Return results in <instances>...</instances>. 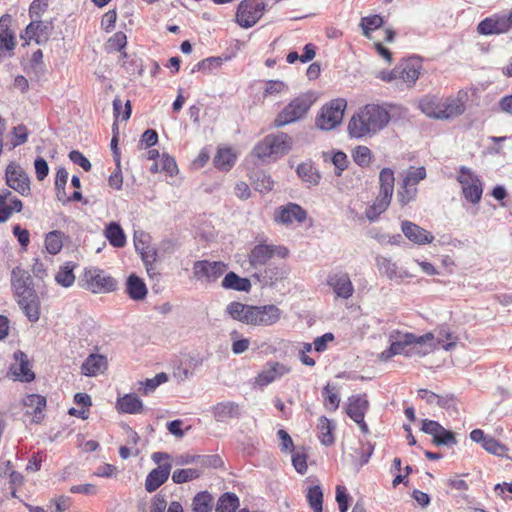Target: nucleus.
<instances>
[{
    "label": "nucleus",
    "mask_w": 512,
    "mask_h": 512,
    "mask_svg": "<svg viewBox=\"0 0 512 512\" xmlns=\"http://www.w3.org/2000/svg\"><path fill=\"white\" fill-rule=\"evenodd\" d=\"M222 64L221 57H209L198 62L192 69V73L196 71H211L213 68H217Z\"/></svg>",
    "instance_id": "57"
},
{
    "label": "nucleus",
    "mask_w": 512,
    "mask_h": 512,
    "mask_svg": "<svg viewBox=\"0 0 512 512\" xmlns=\"http://www.w3.org/2000/svg\"><path fill=\"white\" fill-rule=\"evenodd\" d=\"M376 264L380 273L384 274L390 280L403 277L402 274L398 271L396 263L392 262L386 257H377Z\"/></svg>",
    "instance_id": "37"
},
{
    "label": "nucleus",
    "mask_w": 512,
    "mask_h": 512,
    "mask_svg": "<svg viewBox=\"0 0 512 512\" xmlns=\"http://www.w3.org/2000/svg\"><path fill=\"white\" fill-rule=\"evenodd\" d=\"M167 380L168 377L164 372L158 373L153 378L146 379L145 382H143V393L148 394L150 392H153L160 384L165 383Z\"/></svg>",
    "instance_id": "60"
},
{
    "label": "nucleus",
    "mask_w": 512,
    "mask_h": 512,
    "mask_svg": "<svg viewBox=\"0 0 512 512\" xmlns=\"http://www.w3.org/2000/svg\"><path fill=\"white\" fill-rule=\"evenodd\" d=\"M48 9V1L47 0H34L29 8V16L31 20L41 19L43 14Z\"/></svg>",
    "instance_id": "59"
},
{
    "label": "nucleus",
    "mask_w": 512,
    "mask_h": 512,
    "mask_svg": "<svg viewBox=\"0 0 512 512\" xmlns=\"http://www.w3.org/2000/svg\"><path fill=\"white\" fill-rule=\"evenodd\" d=\"M5 181L8 187L18 192L20 195H30V178L19 164L10 162L7 165L5 170Z\"/></svg>",
    "instance_id": "12"
},
{
    "label": "nucleus",
    "mask_w": 512,
    "mask_h": 512,
    "mask_svg": "<svg viewBox=\"0 0 512 512\" xmlns=\"http://www.w3.org/2000/svg\"><path fill=\"white\" fill-rule=\"evenodd\" d=\"M75 265L72 262H67L60 266L59 271L55 276V281L62 287L68 288L75 282V275L73 273Z\"/></svg>",
    "instance_id": "38"
},
{
    "label": "nucleus",
    "mask_w": 512,
    "mask_h": 512,
    "mask_svg": "<svg viewBox=\"0 0 512 512\" xmlns=\"http://www.w3.org/2000/svg\"><path fill=\"white\" fill-rule=\"evenodd\" d=\"M326 282L327 285L333 289L337 298L349 299L354 293V286L346 272H331L327 276Z\"/></svg>",
    "instance_id": "16"
},
{
    "label": "nucleus",
    "mask_w": 512,
    "mask_h": 512,
    "mask_svg": "<svg viewBox=\"0 0 512 512\" xmlns=\"http://www.w3.org/2000/svg\"><path fill=\"white\" fill-rule=\"evenodd\" d=\"M252 184L255 190L264 193L273 189L274 181L270 175L263 171L255 172L252 176Z\"/></svg>",
    "instance_id": "42"
},
{
    "label": "nucleus",
    "mask_w": 512,
    "mask_h": 512,
    "mask_svg": "<svg viewBox=\"0 0 512 512\" xmlns=\"http://www.w3.org/2000/svg\"><path fill=\"white\" fill-rule=\"evenodd\" d=\"M389 340L391 342L390 346L393 350L392 353H395V355L412 357V351L408 350L410 345L415 341V334L393 331L389 336Z\"/></svg>",
    "instance_id": "25"
},
{
    "label": "nucleus",
    "mask_w": 512,
    "mask_h": 512,
    "mask_svg": "<svg viewBox=\"0 0 512 512\" xmlns=\"http://www.w3.org/2000/svg\"><path fill=\"white\" fill-rule=\"evenodd\" d=\"M214 419L217 422L228 423L230 420L239 419L242 410L239 404L233 401H223L211 408Z\"/></svg>",
    "instance_id": "21"
},
{
    "label": "nucleus",
    "mask_w": 512,
    "mask_h": 512,
    "mask_svg": "<svg viewBox=\"0 0 512 512\" xmlns=\"http://www.w3.org/2000/svg\"><path fill=\"white\" fill-rule=\"evenodd\" d=\"M369 408L366 394L352 395L348 398L346 413L352 420H362Z\"/></svg>",
    "instance_id": "27"
},
{
    "label": "nucleus",
    "mask_w": 512,
    "mask_h": 512,
    "mask_svg": "<svg viewBox=\"0 0 512 512\" xmlns=\"http://www.w3.org/2000/svg\"><path fill=\"white\" fill-rule=\"evenodd\" d=\"M347 102L338 98L324 105L316 117V126L321 130H331L338 126L344 116Z\"/></svg>",
    "instance_id": "6"
},
{
    "label": "nucleus",
    "mask_w": 512,
    "mask_h": 512,
    "mask_svg": "<svg viewBox=\"0 0 512 512\" xmlns=\"http://www.w3.org/2000/svg\"><path fill=\"white\" fill-rule=\"evenodd\" d=\"M421 64L417 59H408L396 66L397 87H412L419 78Z\"/></svg>",
    "instance_id": "15"
},
{
    "label": "nucleus",
    "mask_w": 512,
    "mask_h": 512,
    "mask_svg": "<svg viewBox=\"0 0 512 512\" xmlns=\"http://www.w3.org/2000/svg\"><path fill=\"white\" fill-rule=\"evenodd\" d=\"M83 281V286L92 293H109L117 287L116 280L99 268L86 269Z\"/></svg>",
    "instance_id": "7"
},
{
    "label": "nucleus",
    "mask_w": 512,
    "mask_h": 512,
    "mask_svg": "<svg viewBox=\"0 0 512 512\" xmlns=\"http://www.w3.org/2000/svg\"><path fill=\"white\" fill-rule=\"evenodd\" d=\"M223 465L221 457L217 454L213 455H200L199 469L206 467L218 468Z\"/></svg>",
    "instance_id": "61"
},
{
    "label": "nucleus",
    "mask_w": 512,
    "mask_h": 512,
    "mask_svg": "<svg viewBox=\"0 0 512 512\" xmlns=\"http://www.w3.org/2000/svg\"><path fill=\"white\" fill-rule=\"evenodd\" d=\"M235 155L229 148L219 149L214 157V165L221 170H229L235 162Z\"/></svg>",
    "instance_id": "39"
},
{
    "label": "nucleus",
    "mask_w": 512,
    "mask_h": 512,
    "mask_svg": "<svg viewBox=\"0 0 512 512\" xmlns=\"http://www.w3.org/2000/svg\"><path fill=\"white\" fill-rule=\"evenodd\" d=\"M69 159L76 165H79L83 170L90 171L91 163L90 161L78 150H72L69 153Z\"/></svg>",
    "instance_id": "64"
},
{
    "label": "nucleus",
    "mask_w": 512,
    "mask_h": 512,
    "mask_svg": "<svg viewBox=\"0 0 512 512\" xmlns=\"http://www.w3.org/2000/svg\"><path fill=\"white\" fill-rule=\"evenodd\" d=\"M419 108L428 117L437 119L440 110V99L436 96H425L419 101Z\"/></svg>",
    "instance_id": "43"
},
{
    "label": "nucleus",
    "mask_w": 512,
    "mask_h": 512,
    "mask_svg": "<svg viewBox=\"0 0 512 512\" xmlns=\"http://www.w3.org/2000/svg\"><path fill=\"white\" fill-rule=\"evenodd\" d=\"M288 253V249L284 246L257 244L250 251L248 259L250 265L257 269L266 265L274 255L280 258H286Z\"/></svg>",
    "instance_id": "11"
},
{
    "label": "nucleus",
    "mask_w": 512,
    "mask_h": 512,
    "mask_svg": "<svg viewBox=\"0 0 512 512\" xmlns=\"http://www.w3.org/2000/svg\"><path fill=\"white\" fill-rule=\"evenodd\" d=\"M127 45V36L124 32L118 31L113 36H111L106 44L107 51H119L123 52L122 50Z\"/></svg>",
    "instance_id": "50"
},
{
    "label": "nucleus",
    "mask_w": 512,
    "mask_h": 512,
    "mask_svg": "<svg viewBox=\"0 0 512 512\" xmlns=\"http://www.w3.org/2000/svg\"><path fill=\"white\" fill-rule=\"evenodd\" d=\"M134 245L136 251L141 254V258L146 267L147 273L151 275L152 271L154 270V263L157 258L156 251L149 246L140 247L137 232L134 233Z\"/></svg>",
    "instance_id": "35"
},
{
    "label": "nucleus",
    "mask_w": 512,
    "mask_h": 512,
    "mask_svg": "<svg viewBox=\"0 0 512 512\" xmlns=\"http://www.w3.org/2000/svg\"><path fill=\"white\" fill-rule=\"evenodd\" d=\"M64 233L58 230L49 232L45 237V247L48 253L58 254L63 247Z\"/></svg>",
    "instance_id": "44"
},
{
    "label": "nucleus",
    "mask_w": 512,
    "mask_h": 512,
    "mask_svg": "<svg viewBox=\"0 0 512 512\" xmlns=\"http://www.w3.org/2000/svg\"><path fill=\"white\" fill-rule=\"evenodd\" d=\"M417 187L405 184L403 181V184L398 191V200L402 206L407 205L411 201H414L417 196Z\"/></svg>",
    "instance_id": "55"
},
{
    "label": "nucleus",
    "mask_w": 512,
    "mask_h": 512,
    "mask_svg": "<svg viewBox=\"0 0 512 512\" xmlns=\"http://www.w3.org/2000/svg\"><path fill=\"white\" fill-rule=\"evenodd\" d=\"M317 96L313 91H307L292 99L276 115L273 126L282 128L305 118L312 105L316 102Z\"/></svg>",
    "instance_id": "5"
},
{
    "label": "nucleus",
    "mask_w": 512,
    "mask_h": 512,
    "mask_svg": "<svg viewBox=\"0 0 512 512\" xmlns=\"http://www.w3.org/2000/svg\"><path fill=\"white\" fill-rule=\"evenodd\" d=\"M383 25V18L380 15L366 16L361 19L360 27L362 28L363 35L371 38V32L380 28Z\"/></svg>",
    "instance_id": "49"
},
{
    "label": "nucleus",
    "mask_w": 512,
    "mask_h": 512,
    "mask_svg": "<svg viewBox=\"0 0 512 512\" xmlns=\"http://www.w3.org/2000/svg\"><path fill=\"white\" fill-rule=\"evenodd\" d=\"M306 499L313 512L323 511V492L319 485L308 488Z\"/></svg>",
    "instance_id": "47"
},
{
    "label": "nucleus",
    "mask_w": 512,
    "mask_h": 512,
    "mask_svg": "<svg viewBox=\"0 0 512 512\" xmlns=\"http://www.w3.org/2000/svg\"><path fill=\"white\" fill-rule=\"evenodd\" d=\"M335 387L331 388L329 384H327L323 388V395L325 396L324 405L327 409L331 411H335L340 404V396L339 394L334 391Z\"/></svg>",
    "instance_id": "52"
},
{
    "label": "nucleus",
    "mask_w": 512,
    "mask_h": 512,
    "mask_svg": "<svg viewBox=\"0 0 512 512\" xmlns=\"http://www.w3.org/2000/svg\"><path fill=\"white\" fill-rule=\"evenodd\" d=\"M13 358L15 362L11 364L9 374H11L15 380L26 383L32 382L35 379V373L31 369L27 354L18 350L14 352Z\"/></svg>",
    "instance_id": "18"
},
{
    "label": "nucleus",
    "mask_w": 512,
    "mask_h": 512,
    "mask_svg": "<svg viewBox=\"0 0 512 512\" xmlns=\"http://www.w3.org/2000/svg\"><path fill=\"white\" fill-rule=\"evenodd\" d=\"M307 218V212L298 204L288 203L278 208L274 214V220L283 225H290L294 222L303 223Z\"/></svg>",
    "instance_id": "19"
},
{
    "label": "nucleus",
    "mask_w": 512,
    "mask_h": 512,
    "mask_svg": "<svg viewBox=\"0 0 512 512\" xmlns=\"http://www.w3.org/2000/svg\"><path fill=\"white\" fill-rule=\"evenodd\" d=\"M212 495L207 491L199 492L193 498V512H211Z\"/></svg>",
    "instance_id": "48"
},
{
    "label": "nucleus",
    "mask_w": 512,
    "mask_h": 512,
    "mask_svg": "<svg viewBox=\"0 0 512 512\" xmlns=\"http://www.w3.org/2000/svg\"><path fill=\"white\" fill-rule=\"evenodd\" d=\"M292 146L293 139L287 133H271L254 146L252 154L262 163H269L287 155Z\"/></svg>",
    "instance_id": "4"
},
{
    "label": "nucleus",
    "mask_w": 512,
    "mask_h": 512,
    "mask_svg": "<svg viewBox=\"0 0 512 512\" xmlns=\"http://www.w3.org/2000/svg\"><path fill=\"white\" fill-rule=\"evenodd\" d=\"M227 269L221 261L199 260L193 264V276L200 281L214 282Z\"/></svg>",
    "instance_id": "14"
},
{
    "label": "nucleus",
    "mask_w": 512,
    "mask_h": 512,
    "mask_svg": "<svg viewBox=\"0 0 512 512\" xmlns=\"http://www.w3.org/2000/svg\"><path fill=\"white\" fill-rule=\"evenodd\" d=\"M239 507V498L236 494L227 492L220 496L216 512H235Z\"/></svg>",
    "instance_id": "41"
},
{
    "label": "nucleus",
    "mask_w": 512,
    "mask_h": 512,
    "mask_svg": "<svg viewBox=\"0 0 512 512\" xmlns=\"http://www.w3.org/2000/svg\"><path fill=\"white\" fill-rule=\"evenodd\" d=\"M23 403L27 408L26 414L32 415L31 422L35 424L41 423L45 416L46 398L39 394H31L24 399Z\"/></svg>",
    "instance_id": "26"
},
{
    "label": "nucleus",
    "mask_w": 512,
    "mask_h": 512,
    "mask_svg": "<svg viewBox=\"0 0 512 512\" xmlns=\"http://www.w3.org/2000/svg\"><path fill=\"white\" fill-rule=\"evenodd\" d=\"M222 286L225 289H231L239 292H249L251 289V283L249 279L242 278L232 271L225 275L222 281Z\"/></svg>",
    "instance_id": "32"
},
{
    "label": "nucleus",
    "mask_w": 512,
    "mask_h": 512,
    "mask_svg": "<svg viewBox=\"0 0 512 512\" xmlns=\"http://www.w3.org/2000/svg\"><path fill=\"white\" fill-rule=\"evenodd\" d=\"M296 172L299 178L309 186H316L320 182L321 175L311 163H300Z\"/></svg>",
    "instance_id": "34"
},
{
    "label": "nucleus",
    "mask_w": 512,
    "mask_h": 512,
    "mask_svg": "<svg viewBox=\"0 0 512 512\" xmlns=\"http://www.w3.org/2000/svg\"><path fill=\"white\" fill-rule=\"evenodd\" d=\"M394 172L389 168H383L380 171L379 182L380 190L385 197H392L394 191Z\"/></svg>",
    "instance_id": "40"
},
{
    "label": "nucleus",
    "mask_w": 512,
    "mask_h": 512,
    "mask_svg": "<svg viewBox=\"0 0 512 512\" xmlns=\"http://www.w3.org/2000/svg\"><path fill=\"white\" fill-rule=\"evenodd\" d=\"M511 29L512 11L508 14H493L480 21L477 25V32L484 36L507 33Z\"/></svg>",
    "instance_id": "10"
},
{
    "label": "nucleus",
    "mask_w": 512,
    "mask_h": 512,
    "mask_svg": "<svg viewBox=\"0 0 512 512\" xmlns=\"http://www.w3.org/2000/svg\"><path fill=\"white\" fill-rule=\"evenodd\" d=\"M353 160L361 167H367L372 158L371 150L367 146H357L352 153Z\"/></svg>",
    "instance_id": "51"
},
{
    "label": "nucleus",
    "mask_w": 512,
    "mask_h": 512,
    "mask_svg": "<svg viewBox=\"0 0 512 512\" xmlns=\"http://www.w3.org/2000/svg\"><path fill=\"white\" fill-rule=\"evenodd\" d=\"M289 372V369L279 362H269L255 378V384L267 386Z\"/></svg>",
    "instance_id": "22"
},
{
    "label": "nucleus",
    "mask_w": 512,
    "mask_h": 512,
    "mask_svg": "<svg viewBox=\"0 0 512 512\" xmlns=\"http://www.w3.org/2000/svg\"><path fill=\"white\" fill-rule=\"evenodd\" d=\"M426 178V169L425 167L411 168L407 171L404 182L405 184H409L417 187V184Z\"/></svg>",
    "instance_id": "56"
},
{
    "label": "nucleus",
    "mask_w": 512,
    "mask_h": 512,
    "mask_svg": "<svg viewBox=\"0 0 512 512\" xmlns=\"http://www.w3.org/2000/svg\"><path fill=\"white\" fill-rule=\"evenodd\" d=\"M483 448L495 456L507 457L508 448L491 436L485 441Z\"/></svg>",
    "instance_id": "53"
},
{
    "label": "nucleus",
    "mask_w": 512,
    "mask_h": 512,
    "mask_svg": "<svg viewBox=\"0 0 512 512\" xmlns=\"http://www.w3.org/2000/svg\"><path fill=\"white\" fill-rule=\"evenodd\" d=\"M307 456L304 453L293 452L292 454V464L295 470L300 474H305L307 472Z\"/></svg>",
    "instance_id": "63"
},
{
    "label": "nucleus",
    "mask_w": 512,
    "mask_h": 512,
    "mask_svg": "<svg viewBox=\"0 0 512 512\" xmlns=\"http://www.w3.org/2000/svg\"><path fill=\"white\" fill-rule=\"evenodd\" d=\"M457 180L461 184L465 199L473 204H477L481 200L483 193L480 178L469 168L462 166L459 170Z\"/></svg>",
    "instance_id": "9"
},
{
    "label": "nucleus",
    "mask_w": 512,
    "mask_h": 512,
    "mask_svg": "<svg viewBox=\"0 0 512 512\" xmlns=\"http://www.w3.org/2000/svg\"><path fill=\"white\" fill-rule=\"evenodd\" d=\"M334 424L327 417L322 416L319 418L317 428L319 430V439L325 446H330L334 443L333 429Z\"/></svg>",
    "instance_id": "36"
},
{
    "label": "nucleus",
    "mask_w": 512,
    "mask_h": 512,
    "mask_svg": "<svg viewBox=\"0 0 512 512\" xmlns=\"http://www.w3.org/2000/svg\"><path fill=\"white\" fill-rule=\"evenodd\" d=\"M331 160L335 166V175L340 177L343 171L348 167L347 155L342 151H337L333 154Z\"/></svg>",
    "instance_id": "58"
},
{
    "label": "nucleus",
    "mask_w": 512,
    "mask_h": 512,
    "mask_svg": "<svg viewBox=\"0 0 512 512\" xmlns=\"http://www.w3.org/2000/svg\"><path fill=\"white\" fill-rule=\"evenodd\" d=\"M23 203L20 199H11V203L3 202L0 197V223L8 221L14 212H21Z\"/></svg>",
    "instance_id": "45"
},
{
    "label": "nucleus",
    "mask_w": 512,
    "mask_h": 512,
    "mask_svg": "<svg viewBox=\"0 0 512 512\" xmlns=\"http://www.w3.org/2000/svg\"><path fill=\"white\" fill-rule=\"evenodd\" d=\"M265 7L263 0H243L237 8V23L245 29L254 26L262 17Z\"/></svg>",
    "instance_id": "8"
},
{
    "label": "nucleus",
    "mask_w": 512,
    "mask_h": 512,
    "mask_svg": "<svg viewBox=\"0 0 512 512\" xmlns=\"http://www.w3.org/2000/svg\"><path fill=\"white\" fill-rule=\"evenodd\" d=\"M171 469V463H163L157 468L151 470L145 479L146 491L152 493L156 491L162 484H164L169 478Z\"/></svg>",
    "instance_id": "24"
},
{
    "label": "nucleus",
    "mask_w": 512,
    "mask_h": 512,
    "mask_svg": "<svg viewBox=\"0 0 512 512\" xmlns=\"http://www.w3.org/2000/svg\"><path fill=\"white\" fill-rule=\"evenodd\" d=\"M11 285L16 302L24 315L30 322H37L40 318V299L29 272L15 267L11 274Z\"/></svg>",
    "instance_id": "1"
},
{
    "label": "nucleus",
    "mask_w": 512,
    "mask_h": 512,
    "mask_svg": "<svg viewBox=\"0 0 512 512\" xmlns=\"http://www.w3.org/2000/svg\"><path fill=\"white\" fill-rule=\"evenodd\" d=\"M468 100V94L460 90L455 97L440 99V110L437 119H453L465 112V103Z\"/></svg>",
    "instance_id": "13"
},
{
    "label": "nucleus",
    "mask_w": 512,
    "mask_h": 512,
    "mask_svg": "<svg viewBox=\"0 0 512 512\" xmlns=\"http://www.w3.org/2000/svg\"><path fill=\"white\" fill-rule=\"evenodd\" d=\"M11 18L3 15L0 18V61L13 54L16 46L15 34L10 29Z\"/></svg>",
    "instance_id": "20"
},
{
    "label": "nucleus",
    "mask_w": 512,
    "mask_h": 512,
    "mask_svg": "<svg viewBox=\"0 0 512 512\" xmlns=\"http://www.w3.org/2000/svg\"><path fill=\"white\" fill-rule=\"evenodd\" d=\"M349 498V495L346 493V488L338 485L336 487V501L340 512H347L349 508Z\"/></svg>",
    "instance_id": "62"
},
{
    "label": "nucleus",
    "mask_w": 512,
    "mask_h": 512,
    "mask_svg": "<svg viewBox=\"0 0 512 512\" xmlns=\"http://www.w3.org/2000/svg\"><path fill=\"white\" fill-rule=\"evenodd\" d=\"M433 443L437 446H453L457 444V440L454 432L442 427L433 438Z\"/></svg>",
    "instance_id": "54"
},
{
    "label": "nucleus",
    "mask_w": 512,
    "mask_h": 512,
    "mask_svg": "<svg viewBox=\"0 0 512 512\" xmlns=\"http://www.w3.org/2000/svg\"><path fill=\"white\" fill-rule=\"evenodd\" d=\"M54 30L52 19L49 21H42L41 19L32 20L26 27L22 38L35 40L37 44H44L48 41Z\"/></svg>",
    "instance_id": "17"
},
{
    "label": "nucleus",
    "mask_w": 512,
    "mask_h": 512,
    "mask_svg": "<svg viewBox=\"0 0 512 512\" xmlns=\"http://www.w3.org/2000/svg\"><path fill=\"white\" fill-rule=\"evenodd\" d=\"M401 230L408 240L418 245L431 243L434 239L430 232L407 220L401 223Z\"/></svg>",
    "instance_id": "23"
},
{
    "label": "nucleus",
    "mask_w": 512,
    "mask_h": 512,
    "mask_svg": "<svg viewBox=\"0 0 512 512\" xmlns=\"http://www.w3.org/2000/svg\"><path fill=\"white\" fill-rule=\"evenodd\" d=\"M202 474L199 468L177 469L172 473V481L175 484H183L198 479Z\"/></svg>",
    "instance_id": "46"
},
{
    "label": "nucleus",
    "mask_w": 512,
    "mask_h": 512,
    "mask_svg": "<svg viewBox=\"0 0 512 512\" xmlns=\"http://www.w3.org/2000/svg\"><path fill=\"white\" fill-rule=\"evenodd\" d=\"M107 358L100 354H90L81 365V373L85 376H96L107 369Z\"/></svg>",
    "instance_id": "28"
},
{
    "label": "nucleus",
    "mask_w": 512,
    "mask_h": 512,
    "mask_svg": "<svg viewBox=\"0 0 512 512\" xmlns=\"http://www.w3.org/2000/svg\"><path fill=\"white\" fill-rule=\"evenodd\" d=\"M226 313L233 319L253 326H271L281 318V310L273 304L255 306L233 301L226 307Z\"/></svg>",
    "instance_id": "3"
},
{
    "label": "nucleus",
    "mask_w": 512,
    "mask_h": 512,
    "mask_svg": "<svg viewBox=\"0 0 512 512\" xmlns=\"http://www.w3.org/2000/svg\"><path fill=\"white\" fill-rule=\"evenodd\" d=\"M126 292L135 301L143 300L147 295V287L144 281L132 274L126 282Z\"/></svg>",
    "instance_id": "31"
},
{
    "label": "nucleus",
    "mask_w": 512,
    "mask_h": 512,
    "mask_svg": "<svg viewBox=\"0 0 512 512\" xmlns=\"http://www.w3.org/2000/svg\"><path fill=\"white\" fill-rule=\"evenodd\" d=\"M116 407L122 413L139 414L143 410V403L136 394L129 393L117 400Z\"/></svg>",
    "instance_id": "30"
},
{
    "label": "nucleus",
    "mask_w": 512,
    "mask_h": 512,
    "mask_svg": "<svg viewBox=\"0 0 512 512\" xmlns=\"http://www.w3.org/2000/svg\"><path fill=\"white\" fill-rule=\"evenodd\" d=\"M104 234L113 247L121 248L125 246L126 236L122 227L117 222L109 223L105 228Z\"/></svg>",
    "instance_id": "33"
},
{
    "label": "nucleus",
    "mask_w": 512,
    "mask_h": 512,
    "mask_svg": "<svg viewBox=\"0 0 512 512\" xmlns=\"http://www.w3.org/2000/svg\"><path fill=\"white\" fill-rule=\"evenodd\" d=\"M434 334L428 332L421 336L415 335V341L410 345L408 351H412V356H426L430 352L436 349L437 345L434 342Z\"/></svg>",
    "instance_id": "29"
},
{
    "label": "nucleus",
    "mask_w": 512,
    "mask_h": 512,
    "mask_svg": "<svg viewBox=\"0 0 512 512\" xmlns=\"http://www.w3.org/2000/svg\"><path fill=\"white\" fill-rule=\"evenodd\" d=\"M390 113L378 104H367L352 116L348 124L351 137L373 136L390 122Z\"/></svg>",
    "instance_id": "2"
}]
</instances>
